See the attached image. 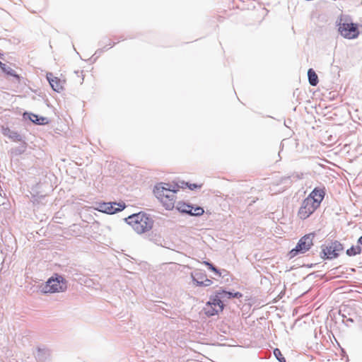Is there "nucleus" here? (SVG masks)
<instances>
[{
  "mask_svg": "<svg viewBox=\"0 0 362 362\" xmlns=\"http://www.w3.org/2000/svg\"><path fill=\"white\" fill-rule=\"evenodd\" d=\"M6 66H7V65L6 64L0 62V68L1 69L2 71H4Z\"/></svg>",
  "mask_w": 362,
  "mask_h": 362,
  "instance_id": "obj_32",
  "label": "nucleus"
},
{
  "mask_svg": "<svg viewBox=\"0 0 362 362\" xmlns=\"http://www.w3.org/2000/svg\"><path fill=\"white\" fill-rule=\"evenodd\" d=\"M126 222L139 234L150 230L153 226V220L146 213L141 211L125 218Z\"/></svg>",
  "mask_w": 362,
  "mask_h": 362,
  "instance_id": "obj_2",
  "label": "nucleus"
},
{
  "mask_svg": "<svg viewBox=\"0 0 362 362\" xmlns=\"http://www.w3.org/2000/svg\"><path fill=\"white\" fill-rule=\"evenodd\" d=\"M301 177L298 174H292L289 176L282 177L278 185H285L287 186L291 185L293 181L298 180Z\"/></svg>",
  "mask_w": 362,
  "mask_h": 362,
  "instance_id": "obj_16",
  "label": "nucleus"
},
{
  "mask_svg": "<svg viewBox=\"0 0 362 362\" xmlns=\"http://www.w3.org/2000/svg\"><path fill=\"white\" fill-rule=\"evenodd\" d=\"M3 134L15 141H22V136L17 132L11 130L9 128L4 129Z\"/></svg>",
  "mask_w": 362,
  "mask_h": 362,
  "instance_id": "obj_15",
  "label": "nucleus"
},
{
  "mask_svg": "<svg viewBox=\"0 0 362 362\" xmlns=\"http://www.w3.org/2000/svg\"><path fill=\"white\" fill-rule=\"evenodd\" d=\"M124 203L117 202H103L99 203L97 209L103 213L107 214H114L115 213L122 211L125 208Z\"/></svg>",
  "mask_w": 362,
  "mask_h": 362,
  "instance_id": "obj_8",
  "label": "nucleus"
},
{
  "mask_svg": "<svg viewBox=\"0 0 362 362\" xmlns=\"http://www.w3.org/2000/svg\"><path fill=\"white\" fill-rule=\"evenodd\" d=\"M348 321H349V322H353V320H352V319H351V318H349V319H348Z\"/></svg>",
  "mask_w": 362,
  "mask_h": 362,
  "instance_id": "obj_34",
  "label": "nucleus"
},
{
  "mask_svg": "<svg viewBox=\"0 0 362 362\" xmlns=\"http://www.w3.org/2000/svg\"><path fill=\"white\" fill-rule=\"evenodd\" d=\"M51 356V351L45 346H40L35 353V358L40 362H45Z\"/></svg>",
  "mask_w": 362,
  "mask_h": 362,
  "instance_id": "obj_11",
  "label": "nucleus"
},
{
  "mask_svg": "<svg viewBox=\"0 0 362 362\" xmlns=\"http://www.w3.org/2000/svg\"><path fill=\"white\" fill-rule=\"evenodd\" d=\"M208 303H211L212 306L218 307V310H223V309L224 304L223 303V300L218 297L216 292L215 296L211 297Z\"/></svg>",
  "mask_w": 362,
  "mask_h": 362,
  "instance_id": "obj_17",
  "label": "nucleus"
},
{
  "mask_svg": "<svg viewBox=\"0 0 362 362\" xmlns=\"http://www.w3.org/2000/svg\"><path fill=\"white\" fill-rule=\"evenodd\" d=\"M317 204H315L310 198L306 197L302 202L298 210V216L302 220L308 218L318 208Z\"/></svg>",
  "mask_w": 362,
  "mask_h": 362,
  "instance_id": "obj_7",
  "label": "nucleus"
},
{
  "mask_svg": "<svg viewBox=\"0 0 362 362\" xmlns=\"http://www.w3.org/2000/svg\"><path fill=\"white\" fill-rule=\"evenodd\" d=\"M182 185H185V186H187L190 190L200 189L202 186V185H197V184H194V183L192 184V183L185 182H182Z\"/></svg>",
  "mask_w": 362,
  "mask_h": 362,
  "instance_id": "obj_28",
  "label": "nucleus"
},
{
  "mask_svg": "<svg viewBox=\"0 0 362 362\" xmlns=\"http://www.w3.org/2000/svg\"><path fill=\"white\" fill-rule=\"evenodd\" d=\"M47 78L54 91L59 93L63 90V82L57 77L54 76L52 73L47 74Z\"/></svg>",
  "mask_w": 362,
  "mask_h": 362,
  "instance_id": "obj_10",
  "label": "nucleus"
},
{
  "mask_svg": "<svg viewBox=\"0 0 362 362\" xmlns=\"http://www.w3.org/2000/svg\"><path fill=\"white\" fill-rule=\"evenodd\" d=\"M177 191L176 187L164 182L157 184L153 189L154 194L167 210L174 208Z\"/></svg>",
  "mask_w": 362,
  "mask_h": 362,
  "instance_id": "obj_1",
  "label": "nucleus"
},
{
  "mask_svg": "<svg viewBox=\"0 0 362 362\" xmlns=\"http://www.w3.org/2000/svg\"><path fill=\"white\" fill-rule=\"evenodd\" d=\"M25 118H28L32 122L35 124H45L47 123V118L44 117H40L37 115L33 113L25 112L23 115Z\"/></svg>",
  "mask_w": 362,
  "mask_h": 362,
  "instance_id": "obj_13",
  "label": "nucleus"
},
{
  "mask_svg": "<svg viewBox=\"0 0 362 362\" xmlns=\"http://www.w3.org/2000/svg\"><path fill=\"white\" fill-rule=\"evenodd\" d=\"M361 253V247L360 245L351 246L350 248L346 250V254L349 256H355Z\"/></svg>",
  "mask_w": 362,
  "mask_h": 362,
  "instance_id": "obj_21",
  "label": "nucleus"
},
{
  "mask_svg": "<svg viewBox=\"0 0 362 362\" xmlns=\"http://www.w3.org/2000/svg\"><path fill=\"white\" fill-rule=\"evenodd\" d=\"M338 30L340 34L347 39L356 38L360 33L358 25L352 22L339 23Z\"/></svg>",
  "mask_w": 362,
  "mask_h": 362,
  "instance_id": "obj_6",
  "label": "nucleus"
},
{
  "mask_svg": "<svg viewBox=\"0 0 362 362\" xmlns=\"http://www.w3.org/2000/svg\"><path fill=\"white\" fill-rule=\"evenodd\" d=\"M6 66H7V65L6 64L0 62V68L1 69L2 71H4Z\"/></svg>",
  "mask_w": 362,
  "mask_h": 362,
  "instance_id": "obj_31",
  "label": "nucleus"
},
{
  "mask_svg": "<svg viewBox=\"0 0 362 362\" xmlns=\"http://www.w3.org/2000/svg\"><path fill=\"white\" fill-rule=\"evenodd\" d=\"M26 150V144L24 143L20 146L11 149V153L14 156H20Z\"/></svg>",
  "mask_w": 362,
  "mask_h": 362,
  "instance_id": "obj_24",
  "label": "nucleus"
},
{
  "mask_svg": "<svg viewBox=\"0 0 362 362\" xmlns=\"http://www.w3.org/2000/svg\"><path fill=\"white\" fill-rule=\"evenodd\" d=\"M325 192L324 189L316 187L311 192L308 198H310L312 201H314L315 204L320 206V203L325 197Z\"/></svg>",
  "mask_w": 362,
  "mask_h": 362,
  "instance_id": "obj_9",
  "label": "nucleus"
},
{
  "mask_svg": "<svg viewBox=\"0 0 362 362\" xmlns=\"http://www.w3.org/2000/svg\"><path fill=\"white\" fill-rule=\"evenodd\" d=\"M204 211L201 206L194 207L193 210L191 211L190 216H200L204 214Z\"/></svg>",
  "mask_w": 362,
  "mask_h": 362,
  "instance_id": "obj_25",
  "label": "nucleus"
},
{
  "mask_svg": "<svg viewBox=\"0 0 362 362\" xmlns=\"http://www.w3.org/2000/svg\"><path fill=\"white\" fill-rule=\"evenodd\" d=\"M344 250V245L338 240L331 241L328 245H322L320 257L324 259H333L339 257V252Z\"/></svg>",
  "mask_w": 362,
  "mask_h": 362,
  "instance_id": "obj_4",
  "label": "nucleus"
},
{
  "mask_svg": "<svg viewBox=\"0 0 362 362\" xmlns=\"http://www.w3.org/2000/svg\"><path fill=\"white\" fill-rule=\"evenodd\" d=\"M204 264L206 266H208V268L214 272L218 276H223V273H226V270H223V272H221L220 270H218L213 264L210 263L209 262H207V261H204Z\"/></svg>",
  "mask_w": 362,
  "mask_h": 362,
  "instance_id": "obj_22",
  "label": "nucleus"
},
{
  "mask_svg": "<svg viewBox=\"0 0 362 362\" xmlns=\"http://www.w3.org/2000/svg\"><path fill=\"white\" fill-rule=\"evenodd\" d=\"M206 274L202 272H194L192 274V281L197 286H200V283L203 281L206 277Z\"/></svg>",
  "mask_w": 362,
  "mask_h": 362,
  "instance_id": "obj_20",
  "label": "nucleus"
},
{
  "mask_svg": "<svg viewBox=\"0 0 362 362\" xmlns=\"http://www.w3.org/2000/svg\"><path fill=\"white\" fill-rule=\"evenodd\" d=\"M67 288V282L61 275L55 274L50 277L46 284L42 287L44 293H59L64 292Z\"/></svg>",
  "mask_w": 362,
  "mask_h": 362,
  "instance_id": "obj_3",
  "label": "nucleus"
},
{
  "mask_svg": "<svg viewBox=\"0 0 362 362\" xmlns=\"http://www.w3.org/2000/svg\"><path fill=\"white\" fill-rule=\"evenodd\" d=\"M274 354L279 362H286L285 358L283 356L281 351L279 349L276 348L274 350Z\"/></svg>",
  "mask_w": 362,
  "mask_h": 362,
  "instance_id": "obj_26",
  "label": "nucleus"
},
{
  "mask_svg": "<svg viewBox=\"0 0 362 362\" xmlns=\"http://www.w3.org/2000/svg\"><path fill=\"white\" fill-rule=\"evenodd\" d=\"M315 234L311 233L303 236L297 243L295 248L292 249L289 252L290 258H293L298 254H304L310 250L311 246L313 245V238Z\"/></svg>",
  "mask_w": 362,
  "mask_h": 362,
  "instance_id": "obj_5",
  "label": "nucleus"
},
{
  "mask_svg": "<svg viewBox=\"0 0 362 362\" xmlns=\"http://www.w3.org/2000/svg\"><path fill=\"white\" fill-rule=\"evenodd\" d=\"M212 281L206 276L204 280L200 283V286H209L212 284Z\"/></svg>",
  "mask_w": 362,
  "mask_h": 362,
  "instance_id": "obj_30",
  "label": "nucleus"
},
{
  "mask_svg": "<svg viewBox=\"0 0 362 362\" xmlns=\"http://www.w3.org/2000/svg\"><path fill=\"white\" fill-rule=\"evenodd\" d=\"M99 45L100 46H103V47L105 49V50H107L108 49L110 48H112L115 45V42H112L111 40L108 39V38H103L100 42H99Z\"/></svg>",
  "mask_w": 362,
  "mask_h": 362,
  "instance_id": "obj_23",
  "label": "nucleus"
},
{
  "mask_svg": "<svg viewBox=\"0 0 362 362\" xmlns=\"http://www.w3.org/2000/svg\"><path fill=\"white\" fill-rule=\"evenodd\" d=\"M4 73H6L7 75H9V76H14V77H16V78H18V75L16 74L15 70H13L11 67H10L9 66L7 65V66L6 67V69L3 71Z\"/></svg>",
  "mask_w": 362,
  "mask_h": 362,
  "instance_id": "obj_27",
  "label": "nucleus"
},
{
  "mask_svg": "<svg viewBox=\"0 0 362 362\" xmlns=\"http://www.w3.org/2000/svg\"><path fill=\"white\" fill-rule=\"evenodd\" d=\"M104 51H105V49L103 47L98 49L92 56V59L95 61L103 53Z\"/></svg>",
  "mask_w": 362,
  "mask_h": 362,
  "instance_id": "obj_29",
  "label": "nucleus"
},
{
  "mask_svg": "<svg viewBox=\"0 0 362 362\" xmlns=\"http://www.w3.org/2000/svg\"><path fill=\"white\" fill-rule=\"evenodd\" d=\"M221 311V310H218V309L216 308V307L212 306L211 304L209 303H206L204 307L205 314L209 317L217 315Z\"/></svg>",
  "mask_w": 362,
  "mask_h": 362,
  "instance_id": "obj_19",
  "label": "nucleus"
},
{
  "mask_svg": "<svg viewBox=\"0 0 362 362\" xmlns=\"http://www.w3.org/2000/svg\"><path fill=\"white\" fill-rule=\"evenodd\" d=\"M176 209L182 214L190 215L191 211L193 210L194 206L192 204L179 202L177 204Z\"/></svg>",
  "mask_w": 362,
  "mask_h": 362,
  "instance_id": "obj_14",
  "label": "nucleus"
},
{
  "mask_svg": "<svg viewBox=\"0 0 362 362\" xmlns=\"http://www.w3.org/2000/svg\"><path fill=\"white\" fill-rule=\"evenodd\" d=\"M308 78L309 83L312 86H315L317 85V83L319 82L318 76H317V74L315 73V71L311 68L309 69L308 71Z\"/></svg>",
  "mask_w": 362,
  "mask_h": 362,
  "instance_id": "obj_18",
  "label": "nucleus"
},
{
  "mask_svg": "<svg viewBox=\"0 0 362 362\" xmlns=\"http://www.w3.org/2000/svg\"><path fill=\"white\" fill-rule=\"evenodd\" d=\"M218 297L222 300L231 299L233 298H240L243 294L240 292H230L225 290H218L216 291Z\"/></svg>",
  "mask_w": 362,
  "mask_h": 362,
  "instance_id": "obj_12",
  "label": "nucleus"
},
{
  "mask_svg": "<svg viewBox=\"0 0 362 362\" xmlns=\"http://www.w3.org/2000/svg\"><path fill=\"white\" fill-rule=\"evenodd\" d=\"M357 243L362 245V235L358 239Z\"/></svg>",
  "mask_w": 362,
  "mask_h": 362,
  "instance_id": "obj_33",
  "label": "nucleus"
}]
</instances>
